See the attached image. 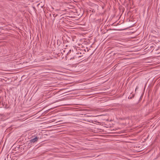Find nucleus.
<instances>
[{
	"label": "nucleus",
	"mask_w": 160,
	"mask_h": 160,
	"mask_svg": "<svg viewBox=\"0 0 160 160\" xmlns=\"http://www.w3.org/2000/svg\"><path fill=\"white\" fill-rule=\"evenodd\" d=\"M133 97H134V96H133H133H132V97H128V98H129V99H132V98H133Z\"/></svg>",
	"instance_id": "obj_4"
},
{
	"label": "nucleus",
	"mask_w": 160,
	"mask_h": 160,
	"mask_svg": "<svg viewBox=\"0 0 160 160\" xmlns=\"http://www.w3.org/2000/svg\"><path fill=\"white\" fill-rule=\"evenodd\" d=\"M38 139V137H36L30 140V142L32 144V143H33L34 142H37Z\"/></svg>",
	"instance_id": "obj_1"
},
{
	"label": "nucleus",
	"mask_w": 160,
	"mask_h": 160,
	"mask_svg": "<svg viewBox=\"0 0 160 160\" xmlns=\"http://www.w3.org/2000/svg\"><path fill=\"white\" fill-rule=\"evenodd\" d=\"M79 52H78V53H76V54H77V56L76 57H81V56H82V53H81V52H79V54H80V55H78L79 54Z\"/></svg>",
	"instance_id": "obj_3"
},
{
	"label": "nucleus",
	"mask_w": 160,
	"mask_h": 160,
	"mask_svg": "<svg viewBox=\"0 0 160 160\" xmlns=\"http://www.w3.org/2000/svg\"><path fill=\"white\" fill-rule=\"evenodd\" d=\"M54 14H50V17L51 18L52 21L53 22L55 19V17L54 16Z\"/></svg>",
	"instance_id": "obj_2"
},
{
	"label": "nucleus",
	"mask_w": 160,
	"mask_h": 160,
	"mask_svg": "<svg viewBox=\"0 0 160 160\" xmlns=\"http://www.w3.org/2000/svg\"><path fill=\"white\" fill-rule=\"evenodd\" d=\"M72 58L73 59H74L75 58V57H73Z\"/></svg>",
	"instance_id": "obj_5"
}]
</instances>
